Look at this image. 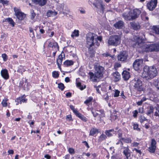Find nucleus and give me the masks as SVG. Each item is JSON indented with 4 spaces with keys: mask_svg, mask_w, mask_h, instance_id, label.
<instances>
[{
    "mask_svg": "<svg viewBox=\"0 0 159 159\" xmlns=\"http://www.w3.org/2000/svg\"><path fill=\"white\" fill-rule=\"evenodd\" d=\"M157 74V70L154 66L148 67L146 66L143 68V71L142 74L143 78L147 80L153 78Z\"/></svg>",
    "mask_w": 159,
    "mask_h": 159,
    "instance_id": "obj_1",
    "label": "nucleus"
},
{
    "mask_svg": "<svg viewBox=\"0 0 159 159\" xmlns=\"http://www.w3.org/2000/svg\"><path fill=\"white\" fill-rule=\"evenodd\" d=\"M135 41H132L131 44L134 48H141L143 51L146 52H151L150 49L151 45L144 44L143 41L139 37H136Z\"/></svg>",
    "mask_w": 159,
    "mask_h": 159,
    "instance_id": "obj_2",
    "label": "nucleus"
},
{
    "mask_svg": "<svg viewBox=\"0 0 159 159\" xmlns=\"http://www.w3.org/2000/svg\"><path fill=\"white\" fill-rule=\"evenodd\" d=\"M86 46L89 49H92V47L94 46L95 44L98 46L99 45V43L97 42L96 38L97 35L91 32L88 33L86 36Z\"/></svg>",
    "mask_w": 159,
    "mask_h": 159,
    "instance_id": "obj_3",
    "label": "nucleus"
},
{
    "mask_svg": "<svg viewBox=\"0 0 159 159\" xmlns=\"http://www.w3.org/2000/svg\"><path fill=\"white\" fill-rule=\"evenodd\" d=\"M95 71L94 75L92 72H90V74L91 78H93V80L94 82L98 81L99 80V78L102 75V73L104 70V68L99 65H96L95 66Z\"/></svg>",
    "mask_w": 159,
    "mask_h": 159,
    "instance_id": "obj_4",
    "label": "nucleus"
},
{
    "mask_svg": "<svg viewBox=\"0 0 159 159\" xmlns=\"http://www.w3.org/2000/svg\"><path fill=\"white\" fill-rule=\"evenodd\" d=\"M120 36L116 35L111 36L108 40L109 45L114 46H117L120 43Z\"/></svg>",
    "mask_w": 159,
    "mask_h": 159,
    "instance_id": "obj_5",
    "label": "nucleus"
},
{
    "mask_svg": "<svg viewBox=\"0 0 159 159\" xmlns=\"http://www.w3.org/2000/svg\"><path fill=\"white\" fill-rule=\"evenodd\" d=\"M134 89L136 92L138 93L143 90L142 87V81L138 77H135L134 79Z\"/></svg>",
    "mask_w": 159,
    "mask_h": 159,
    "instance_id": "obj_6",
    "label": "nucleus"
},
{
    "mask_svg": "<svg viewBox=\"0 0 159 159\" xmlns=\"http://www.w3.org/2000/svg\"><path fill=\"white\" fill-rule=\"evenodd\" d=\"M143 62L142 59H137L134 62L133 67L137 71L140 70L142 69V66Z\"/></svg>",
    "mask_w": 159,
    "mask_h": 159,
    "instance_id": "obj_7",
    "label": "nucleus"
},
{
    "mask_svg": "<svg viewBox=\"0 0 159 159\" xmlns=\"http://www.w3.org/2000/svg\"><path fill=\"white\" fill-rule=\"evenodd\" d=\"M90 109L94 117H96L98 116L99 115L100 120L101 117L104 116V114L103 110H101L100 111L96 110L95 109H94L92 107L90 108Z\"/></svg>",
    "mask_w": 159,
    "mask_h": 159,
    "instance_id": "obj_8",
    "label": "nucleus"
},
{
    "mask_svg": "<svg viewBox=\"0 0 159 159\" xmlns=\"http://www.w3.org/2000/svg\"><path fill=\"white\" fill-rule=\"evenodd\" d=\"M157 3V0H151L147 3V7L151 11H152L156 7Z\"/></svg>",
    "mask_w": 159,
    "mask_h": 159,
    "instance_id": "obj_9",
    "label": "nucleus"
},
{
    "mask_svg": "<svg viewBox=\"0 0 159 159\" xmlns=\"http://www.w3.org/2000/svg\"><path fill=\"white\" fill-rule=\"evenodd\" d=\"M157 142L154 139H152L150 143V146L148 148V150L151 153H154L156 148Z\"/></svg>",
    "mask_w": 159,
    "mask_h": 159,
    "instance_id": "obj_10",
    "label": "nucleus"
},
{
    "mask_svg": "<svg viewBox=\"0 0 159 159\" xmlns=\"http://www.w3.org/2000/svg\"><path fill=\"white\" fill-rule=\"evenodd\" d=\"M131 20L136 19L139 16L141 13V11L138 9H135L133 10L130 11Z\"/></svg>",
    "mask_w": 159,
    "mask_h": 159,
    "instance_id": "obj_11",
    "label": "nucleus"
},
{
    "mask_svg": "<svg viewBox=\"0 0 159 159\" xmlns=\"http://www.w3.org/2000/svg\"><path fill=\"white\" fill-rule=\"evenodd\" d=\"M93 4L97 8L100 9L102 11V13H103L104 8L102 1L98 0L95 3H93Z\"/></svg>",
    "mask_w": 159,
    "mask_h": 159,
    "instance_id": "obj_12",
    "label": "nucleus"
},
{
    "mask_svg": "<svg viewBox=\"0 0 159 159\" xmlns=\"http://www.w3.org/2000/svg\"><path fill=\"white\" fill-rule=\"evenodd\" d=\"M128 57V54L125 51L121 52L117 56L118 59L120 61L126 60Z\"/></svg>",
    "mask_w": 159,
    "mask_h": 159,
    "instance_id": "obj_13",
    "label": "nucleus"
},
{
    "mask_svg": "<svg viewBox=\"0 0 159 159\" xmlns=\"http://www.w3.org/2000/svg\"><path fill=\"white\" fill-rule=\"evenodd\" d=\"M15 15L17 18L19 20H22L25 17V15L24 14L20 12L19 10H16L14 9Z\"/></svg>",
    "mask_w": 159,
    "mask_h": 159,
    "instance_id": "obj_14",
    "label": "nucleus"
},
{
    "mask_svg": "<svg viewBox=\"0 0 159 159\" xmlns=\"http://www.w3.org/2000/svg\"><path fill=\"white\" fill-rule=\"evenodd\" d=\"M121 140H123L125 142L127 143H130L131 142V139L129 138H127L125 139L124 138H121V139H120L116 143V144L117 145H120V147H122V148L123 147V143L122 141H121Z\"/></svg>",
    "mask_w": 159,
    "mask_h": 159,
    "instance_id": "obj_15",
    "label": "nucleus"
},
{
    "mask_svg": "<svg viewBox=\"0 0 159 159\" xmlns=\"http://www.w3.org/2000/svg\"><path fill=\"white\" fill-rule=\"evenodd\" d=\"M114 26L116 28L122 29L124 26V23L122 20H119L114 24Z\"/></svg>",
    "mask_w": 159,
    "mask_h": 159,
    "instance_id": "obj_16",
    "label": "nucleus"
},
{
    "mask_svg": "<svg viewBox=\"0 0 159 159\" xmlns=\"http://www.w3.org/2000/svg\"><path fill=\"white\" fill-rule=\"evenodd\" d=\"M48 46L54 49V50L57 51L59 50V47L57 43L56 42H50L48 45Z\"/></svg>",
    "mask_w": 159,
    "mask_h": 159,
    "instance_id": "obj_17",
    "label": "nucleus"
},
{
    "mask_svg": "<svg viewBox=\"0 0 159 159\" xmlns=\"http://www.w3.org/2000/svg\"><path fill=\"white\" fill-rule=\"evenodd\" d=\"M1 75L2 77L6 80L9 78V76L7 70L6 69L2 70L1 71Z\"/></svg>",
    "mask_w": 159,
    "mask_h": 159,
    "instance_id": "obj_18",
    "label": "nucleus"
},
{
    "mask_svg": "<svg viewBox=\"0 0 159 159\" xmlns=\"http://www.w3.org/2000/svg\"><path fill=\"white\" fill-rule=\"evenodd\" d=\"M130 24L131 28L135 30H137L140 28V26L138 23L135 22H130Z\"/></svg>",
    "mask_w": 159,
    "mask_h": 159,
    "instance_id": "obj_19",
    "label": "nucleus"
},
{
    "mask_svg": "<svg viewBox=\"0 0 159 159\" xmlns=\"http://www.w3.org/2000/svg\"><path fill=\"white\" fill-rule=\"evenodd\" d=\"M151 51H159V44L156 43L151 45Z\"/></svg>",
    "mask_w": 159,
    "mask_h": 159,
    "instance_id": "obj_20",
    "label": "nucleus"
},
{
    "mask_svg": "<svg viewBox=\"0 0 159 159\" xmlns=\"http://www.w3.org/2000/svg\"><path fill=\"white\" fill-rule=\"evenodd\" d=\"M32 1L41 6H44L47 3V0H32Z\"/></svg>",
    "mask_w": 159,
    "mask_h": 159,
    "instance_id": "obj_21",
    "label": "nucleus"
},
{
    "mask_svg": "<svg viewBox=\"0 0 159 159\" xmlns=\"http://www.w3.org/2000/svg\"><path fill=\"white\" fill-rule=\"evenodd\" d=\"M121 148H123L124 149L123 151V153L125 155L127 158H128L130 157V153L129 152V149L128 148V146L127 147H123L122 148V147H121Z\"/></svg>",
    "mask_w": 159,
    "mask_h": 159,
    "instance_id": "obj_22",
    "label": "nucleus"
},
{
    "mask_svg": "<svg viewBox=\"0 0 159 159\" xmlns=\"http://www.w3.org/2000/svg\"><path fill=\"white\" fill-rule=\"evenodd\" d=\"M123 78L125 80H128L130 77L129 73L126 71H124L122 74Z\"/></svg>",
    "mask_w": 159,
    "mask_h": 159,
    "instance_id": "obj_23",
    "label": "nucleus"
},
{
    "mask_svg": "<svg viewBox=\"0 0 159 159\" xmlns=\"http://www.w3.org/2000/svg\"><path fill=\"white\" fill-rule=\"evenodd\" d=\"M130 11L128 13H124L122 14V16L124 18L127 20H131V17L130 15Z\"/></svg>",
    "mask_w": 159,
    "mask_h": 159,
    "instance_id": "obj_24",
    "label": "nucleus"
},
{
    "mask_svg": "<svg viewBox=\"0 0 159 159\" xmlns=\"http://www.w3.org/2000/svg\"><path fill=\"white\" fill-rule=\"evenodd\" d=\"M113 76L115 78V81H118L120 79V75L118 72H114L113 74Z\"/></svg>",
    "mask_w": 159,
    "mask_h": 159,
    "instance_id": "obj_25",
    "label": "nucleus"
},
{
    "mask_svg": "<svg viewBox=\"0 0 159 159\" xmlns=\"http://www.w3.org/2000/svg\"><path fill=\"white\" fill-rule=\"evenodd\" d=\"M153 32L156 34H159V26L154 25L152 27Z\"/></svg>",
    "mask_w": 159,
    "mask_h": 159,
    "instance_id": "obj_26",
    "label": "nucleus"
},
{
    "mask_svg": "<svg viewBox=\"0 0 159 159\" xmlns=\"http://www.w3.org/2000/svg\"><path fill=\"white\" fill-rule=\"evenodd\" d=\"M57 12L53 11L52 10H48L47 13V15L48 17L52 16L57 15Z\"/></svg>",
    "mask_w": 159,
    "mask_h": 159,
    "instance_id": "obj_27",
    "label": "nucleus"
},
{
    "mask_svg": "<svg viewBox=\"0 0 159 159\" xmlns=\"http://www.w3.org/2000/svg\"><path fill=\"white\" fill-rule=\"evenodd\" d=\"M63 60V57L61 54H60L58 57L57 60V62L58 66L60 67V65L62 63Z\"/></svg>",
    "mask_w": 159,
    "mask_h": 159,
    "instance_id": "obj_28",
    "label": "nucleus"
},
{
    "mask_svg": "<svg viewBox=\"0 0 159 159\" xmlns=\"http://www.w3.org/2000/svg\"><path fill=\"white\" fill-rule=\"evenodd\" d=\"M98 131L97 129L94 128H92L90 131L89 135L93 136Z\"/></svg>",
    "mask_w": 159,
    "mask_h": 159,
    "instance_id": "obj_29",
    "label": "nucleus"
},
{
    "mask_svg": "<svg viewBox=\"0 0 159 159\" xmlns=\"http://www.w3.org/2000/svg\"><path fill=\"white\" fill-rule=\"evenodd\" d=\"M153 85L157 88L159 91V80H155L153 83Z\"/></svg>",
    "mask_w": 159,
    "mask_h": 159,
    "instance_id": "obj_30",
    "label": "nucleus"
},
{
    "mask_svg": "<svg viewBox=\"0 0 159 159\" xmlns=\"http://www.w3.org/2000/svg\"><path fill=\"white\" fill-rule=\"evenodd\" d=\"M94 88H96L97 91L98 93H99L100 94H102L103 95H104V91H103L102 90V92H101L99 90V89L101 88L100 85H99L98 86H97L96 85H94Z\"/></svg>",
    "mask_w": 159,
    "mask_h": 159,
    "instance_id": "obj_31",
    "label": "nucleus"
},
{
    "mask_svg": "<svg viewBox=\"0 0 159 159\" xmlns=\"http://www.w3.org/2000/svg\"><path fill=\"white\" fill-rule=\"evenodd\" d=\"M91 48H92V49H89V54H90L89 57L92 58L94 56L95 54V52L93 50V47H92Z\"/></svg>",
    "mask_w": 159,
    "mask_h": 159,
    "instance_id": "obj_32",
    "label": "nucleus"
},
{
    "mask_svg": "<svg viewBox=\"0 0 159 159\" xmlns=\"http://www.w3.org/2000/svg\"><path fill=\"white\" fill-rule=\"evenodd\" d=\"M114 131V129H111L109 130H106L105 133V134L107 136L109 137L112 136V134L111 133V132H113Z\"/></svg>",
    "mask_w": 159,
    "mask_h": 159,
    "instance_id": "obj_33",
    "label": "nucleus"
},
{
    "mask_svg": "<svg viewBox=\"0 0 159 159\" xmlns=\"http://www.w3.org/2000/svg\"><path fill=\"white\" fill-rule=\"evenodd\" d=\"M154 110V107L152 106H150L149 109L148 110V111L146 113L147 115H149L153 113Z\"/></svg>",
    "mask_w": 159,
    "mask_h": 159,
    "instance_id": "obj_34",
    "label": "nucleus"
},
{
    "mask_svg": "<svg viewBox=\"0 0 159 159\" xmlns=\"http://www.w3.org/2000/svg\"><path fill=\"white\" fill-rule=\"evenodd\" d=\"M74 62L71 60H67L64 62L65 65L67 66H70L73 64Z\"/></svg>",
    "mask_w": 159,
    "mask_h": 159,
    "instance_id": "obj_35",
    "label": "nucleus"
},
{
    "mask_svg": "<svg viewBox=\"0 0 159 159\" xmlns=\"http://www.w3.org/2000/svg\"><path fill=\"white\" fill-rule=\"evenodd\" d=\"M7 98H5L2 100L1 104L2 106L3 107H6L7 106Z\"/></svg>",
    "mask_w": 159,
    "mask_h": 159,
    "instance_id": "obj_36",
    "label": "nucleus"
},
{
    "mask_svg": "<svg viewBox=\"0 0 159 159\" xmlns=\"http://www.w3.org/2000/svg\"><path fill=\"white\" fill-rule=\"evenodd\" d=\"M107 138V136L104 134H102L99 137L98 140L99 141H102L105 140Z\"/></svg>",
    "mask_w": 159,
    "mask_h": 159,
    "instance_id": "obj_37",
    "label": "nucleus"
},
{
    "mask_svg": "<svg viewBox=\"0 0 159 159\" xmlns=\"http://www.w3.org/2000/svg\"><path fill=\"white\" fill-rule=\"evenodd\" d=\"M6 21L9 22L10 24H11L12 26H14V22L13 21V20L11 18H8L6 19Z\"/></svg>",
    "mask_w": 159,
    "mask_h": 159,
    "instance_id": "obj_38",
    "label": "nucleus"
},
{
    "mask_svg": "<svg viewBox=\"0 0 159 159\" xmlns=\"http://www.w3.org/2000/svg\"><path fill=\"white\" fill-rule=\"evenodd\" d=\"M79 31L78 30H75L72 34L71 36L72 37L74 36H78L79 35Z\"/></svg>",
    "mask_w": 159,
    "mask_h": 159,
    "instance_id": "obj_39",
    "label": "nucleus"
},
{
    "mask_svg": "<svg viewBox=\"0 0 159 159\" xmlns=\"http://www.w3.org/2000/svg\"><path fill=\"white\" fill-rule=\"evenodd\" d=\"M19 99H18V100L20 102V104H21L22 102H26L27 100L25 99L24 96L19 97Z\"/></svg>",
    "mask_w": 159,
    "mask_h": 159,
    "instance_id": "obj_40",
    "label": "nucleus"
},
{
    "mask_svg": "<svg viewBox=\"0 0 159 159\" xmlns=\"http://www.w3.org/2000/svg\"><path fill=\"white\" fill-rule=\"evenodd\" d=\"M93 99L92 97H90L86 100L84 102V103L87 105L90 102L92 101Z\"/></svg>",
    "mask_w": 159,
    "mask_h": 159,
    "instance_id": "obj_41",
    "label": "nucleus"
},
{
    "mask_svg": "<svg viewBox=\"0 0 159 159\" xmlns=\"http://www.w3.org/2000/svg\"><path fill=\"white\" fill-rule=\"evenodd\" d=\"M52 75L53 77L54 78H57L59 76V74L58 72L56 71L53 72Z\"/></svg>",
    "mask_w": 159,
    "mask_h": 159,
    "instance_id": "obj_42",
    "label": "nucleus"
},
{
    "mask_svg": "<svg viewBox=\"0 0 159 159\" xmlns=\"http://www.w3.org/2000/svg\"><path fill=\"white\" fill-rule=\"evenodd\" d=\"M58 87L61 90H63L64 89L65 87L63 84L61 83L58 84Z\"/></svg>",
    "mask_w": 159,
    "mask_h": 159,
    "instance_id": "obj_43",
    "label": "nucleus"
},
{
    "mask_svg": "<svg viewBox=\"0 0 159 159\" xmlns=\"http://www.w3.org/2000/svg\"><path fill=\"white\" fill-rule=\"evenodd\" d=\"M154 115L159 117V104L156 108V111L154 113Z\"/></svg>",
    "mask_w": 159,
    "mask_h": 159,
    "instance_id": "obj_44",
    "label": "nucleus"
},
{
    "mask_svg": "<svg viewBox=\"0 0 159 159\" xmlns=\"http://www.w3.org/2000/svg\"><path fill=\"white\" fill-rule=\"evenodd\" d=\"M2 57L3 59V60L4 61H6L7 59V55L5 54H2Z\"/></svg>",
    "mask_w": 159,
    "mask_h": 159,
    "instance_id": "obj_45",
    "label": "nucleus"
},
{
    "mask_svg": "<svg viewBox=\"0 0 159 159\" xmlns=\"http://www.w3.org/2000/svg\"><path fill=\"white\" fill-rule=\"evenodd\" d=\"M76 85L78 87H79L80 90H82L84 89V88L82 86L81 83L80 82H77L76 83Z\"/></svg>",
    "mask_w": 159,
    "mask_h": 159,
    "instance_id": "obj_46",
    "label": "nucleus"
},
{
    "mask_svg": "<svg viewBox=\"0 0 159 159\" xmlns=\"http://www.w3.org/2000/svg\"><path fill=\"white\" fill-rule=\"evenodd\" d=\"M120 93V91H118V90H116L115 93L114 94V96L115 97H118Z\"/></svg>",
    "mask_w": 159,
    "mask_h": 159,
    "instance_id": "obj_47",
    "label": "nucleus"
},
{
    "mask_svg": "<svg viewBox=\"0 0 159 159\" xmlns=\"http://www.w3.org/2000/svg\"><path fill=\"white\" fill-rule=\"evenodd\" d=\"M134 129H136L138 130H139L140 129L138 128V124H134L133 125Z\"/></svg>",
    "mask_w": 159,
    "mask_h": 159,
    "instance_id": "obj_48",
    "label": "nucleus"
},
{
    "mask_svg": "<svg viewBox=\"0 0 159 159\" xmlns=\"http://www.w3.org/2000/svg\"><path fill=\"white\" fill-rule=\"evenodd\" d=\"M120 66L121 65L118 63H116L115 64L114 67L116 69L120 67Z\"/></svg>",
    "mask_w": 159,
    "mask_h": 159,
    "instance_id": "obj_49",
    "label": "nucleus"
},
{
    "mask_svg": "<svg viewBox=\"0 0 159 159\" xmlns=\"http://www.w3.org/2000/svg\"><path fill=\"white\" fill-rule=\"evenodd\" d=\"M35 16V14L34 13V11L32 10L31 11V19H34Z\"/></svg>",
    "mask_w": 159,
    "mask_h": 159,
    "instance_id": "obj_50",
    "label": "nucleus"
},
{
    "mask_svg": "<svg viewBox=\"0 0 159 159\" xmlns=\"http://www.w3.org/2000/svg\"><path fill=\"white\" fill-rule=\"evenodd\" d=\"M69 152L70 154L74 153L75 152L74 149L71 148H70L69 149Z\"/></svg>",
    "mask_w": 159,
    "mask_h": 159,
    "instance_id": "obj_51",
    "label": "nucleus"
},
{
    "mask_svg": "<svg viewBox=\"0 0 159 159\" xmlns=\"http://www.w3.org/2000/svg\"><path fill=\"white\" fill-rule=\"evenodd\" d=\"M80 118L85 122H86L87 120L86 118L83 115L80 117Z\"/></svg>",
    "mask_w": 159,
    "mask_h": 159,
    "instance_id": "obj_52",
    "label": "nucleus"
},
{
    "mask_svg": "<svg viewBox=\"0 0 159 159\" xmlns=\"http://www.w3.org/2000/svg\"><path fill=\"white\" fill-rule=\"evenodd\" d=\"M66 118L67 120H72L71 115H68L67 116Z\"/></svg>",
    "mask_w": 159,
    "mask_h": 159,
    "instance_id": "obj_53",
    "label": "nucleus"
},
{
    "mask_svg": "<svg viewBox=\"0 0 159 159\" xmlns=\"http://www.w3.org/2000/svg\"><path fill=\"white\" fill-rule=\"evenodd\" d=\"M133 113L134 114L133 115V116L134 117H136L137 116V114L138 113V112L137 111V110L134 111L133 112Z\"/></svg>",
    "mask_w": 159,
    "mask_h": 159,
    "instance_id": "obj_54",
    "label": "nucleus"
},
{
    "mask_svg": "<svg viewBox=\"0 0 159 159\" xmlns=\"http://www.w3.org/2000/svg\"><path fill=\"white\" fill-rule=\"evenodd\" d=\"M138 112L141 113H142L143 112V107L140 108L138 109Z\"/></svg>",
    "mask_w": 159,
    "mask_h": 159,
    "instance_id": "obj_55",
    "label": "nucleus"
},
{
    "mask_svg": "<svg viewBox=\"0 0 159 159\" xmlns=\"http://www.w3.org/2000/svg\"><path fill=\"white\" fill-rule=\"evenodd\" d=\"M146 120V118L144 116H141V119H140V121L141 122H143V121Z\"/></svg>",
    "mask_w": 159,
    "mask_h": 159,
    "instance_id": "obj_56",
    "label": "nucleus"
},
{
    "mask_svg": "<svg viewBox=\"0 0 159 159\" xmlns=\"http://www.w3.org/2000/svg\"><path fill=\"white\" fill-rule=\"evenodd\" d=\"M104 94H106V95H107L106 97V98H104V99H105V100H108V98H108V95H107V91H105L104 90Z\"/></svg>",
    "mask_w": 159,
    "mask_h": 159,
    "instance_id": "obj_57",
    "label": "nucleus"
},
{
    "mask_svg": "<svg viewBox=\"0 0 159 159\" xmlns=\"http://www.w3.org/2000/svg\"><path fill=\"white\" fill-rule=\"evenodd\" d=\"M71 96V93L70 92H68L66 94V96L67 97H70Z\"/></svg>",
    "mask_w": 159,
    "mask_h": 159,
    "instance_id": "obj_58",
    "label": "nucleus"
},
{
    "mask_svg": "<svg viewBox=\"0 0 159 159\" xmlns=\"http://www.w3.org/2000/svg\"><path fill=\"white\" fill-rule=\"evenodd\" d=\"M95 39L97 40H97H99L100 42H101L102 40V38L100 36H98L97 35V37Z\"/></svg>",
    "mask_w": 159,
    "mask_h": 159,
    "instance_id": "obj_59",
    "label": "nucleus"
},
{
    "mask_svg": "<svg viewBox=\"0 0 159 159\" xmlns=\"http://www.w3.org/2000/svg\"><path fill=\"white\" fill-rule=\"evenodd\" d=\"M134 150H135L137 152L139 153L140 154H141L142 152L140 150H138L136 148H134Z\"/></svg>",
    "mask_w": 159,
    "mask_h": 159,
    "instance_id": "obj_60",
    "label": "nucleus"
},
{
    "mask_svg": "<svg viewBox=\"0 0 159 159\" xmlns=\"http://www.w3.org/2000/svg\"><path fill=\"white\" fill-rule=\"evenodd\" d=\"M9 154H13L14 153V151L13 150H9L8 151Z\"/></svg>",
    "mask_w": 159,
    "mask_h": 159,
    "instance_id": "obj_61",
    "label": "nucleus"
},
{
    "mask_svg": "<svg viewBox=\"0 0 159 159\" xmlns=\"http://www.w3.org/2000/svg\"><path fill=\"white\" fill-rule=\"evenodd\" d=\"M83 143L85 144V145L87 146V148H89V145L88 143L86 141H84L83 142Z\"/></svg>",
    "mask_w": 159,
    "mask_h": 159,
    "instance_id": "obj_62",
    "label": "nucleus"
},
{
    "mask_svg": "<svg viewBox=\"0 0 159 159\" xmlns=\"http://www.w3.org/2000/svg\"><path fill=\"white\" fill-rule=\"evenodd\" d=\"M29 31H30V33H32V34H33V36H34V32H33V30L32 28H29Z\"/></svg>",
    "mask_w": 159,
    "mask_h": 159,
    "instance_id": "obj_63",
    "label": "nucleus"
},
{
    "mask_svg": "<svg viewBox=\"0 0 159 159\" xmlns=\"http://www.w3.org/2000/svg\"><path fill=\"white\" fill-rule=\"evenodd\" d=\"M44 157L47 159H50L51 158V156L48 154H46L44 156Z\"/></svg>",
    "mask_w": 159,
    "mask_h": 159,
    "instance_id": "obj_64",
    "label": "nucleus"
}]
</instances>
